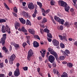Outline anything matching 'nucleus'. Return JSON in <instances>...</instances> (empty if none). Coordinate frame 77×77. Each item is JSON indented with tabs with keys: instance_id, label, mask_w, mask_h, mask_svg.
<instances>
[{
	"instance_id": "57",
	"label": "nucleus",
	"mask_w": 77,
	"mask_h": 77,
	"mask_svg": "<svg viewBox=\"0 0 77 77\" xmlns=\"http://www.w3.org/2000/svg\"><path fill=\"white\" fill-rule=\"evenodd\" d=\"M47 39L49 42H51L52 40H51V39L50 38H47Z\"/></svg>"
},
{
	"instance_id": "45",
	"label": "nucleus",
	"mask_w": 77,
	"mask_h": 77,
	"mask_svg": "<svg viewBox=\"0 0 77 77\" xmlns=\"http://www.w3.org/2000/svg\"><path fill=\"white\" fill-rule=\"evenodd\" d=\"M65 26H67L68 27H69V25L70 24H69V23L68 22H66V23L65 24Z\"/></svg>"
},
{
	"instance_id": "64",
	"label": "nucleus",
	"mask_w": 77,
	"mask_h": 77,
	"mask_svg": "<svg viewBox=\"0 0 77 77\" xmlns=\"http://www.w3.org/2000/svg\"><path fill=\"white\" fill-rule=\"evenodd\" d=\"M74 45L77 46V41H76L74 42Z\"/></svg>"
},
{
	"instance_id": "37",
	"label": "nucleus",
	"mask_w": 77,
	"mask_h": 77,
	"mask_svg": "<svg viewBox=\"0 0 77 77\" xmlns=\"http://www.w3.org/2000/svg\"><path fill=\"white\" fill-rule=\"evenodd\" d=\"M51 5H54V1L52 0L50 2Z\"/></svg>"
},
{
	"instance_id": "53",
	"label": "nucleus",
	"mask_w": 77,
	"mask_h": 77,
	"mask_svg": "<svg viewBox=\"0 0 77 77\" xmlns=\"http://www.w3.org/2000/svg\"><path fill=\"white\" fill-rule=\"evenodd\" d=\"M53 71H54V74H56V72L57 71V69H53Z\"/></svg>"
},
{
	"instance_id": "9",
	"label": "nucleus",
	"mask_w": 77,
	"mask_h": 77,
	"mask_svg": "<svg viewBox=\"0 0 77 77\" xmlns=\"http://www.w3.org/2000/svg\"><path fill=\"white\" fill-rule=\"evenodd\" d=\"M28 5V6L29 8V9H33L34 8V5H33V4L32 2L29 3L28 2L27 3Z\"/></svg>"
},
{
	"instance_id": "40",
	"label": "nucleus",
	"mask_w": 77,
	"mask_h": 77,
	"mask_svg": "<svg viewBox=\"0 0 77 77\" xmlns=\"http://www.w3.org/2000/svg\"><path fill=\"white\" fill-rule=\"evenodd\" d=\"M40 32L42 35L44 33V29H40Z\"/></svg>"
},
{
	"instance_id": "22",
	"label": "nucleus",
	"mask_w": 77,
	"mask_h": 77,
	"mask_svg": "<svg viewBox=\"0 0 77 77\" xmlns=\"http://www.w3.org/2000/svg\"><path fill=\"white\" fill-rule=\"evenodd\" d=\"M46 22H47V18H44L43 19L42 23V24H44V23H45Z\"/></svg>"
},
{
	"instance_id": "23",
	"label": "nucleus",
	"mask_w": 77,
	"mask_h": 77,
	"mask_svg": "<svg viewBox=\"0 0 77 77\" xmlns=\"http://www.w3.org/2000/svg\"><path fill=\"white\" fill-rule=\"evenodd\" d=\"M26 24L27 26H28V25H29V26H31V23H30V22L29 21V20H26Z\"/></svg>"
},
{
	"instance_id": "17",
	"label": "nucleus",
	"mask_w": 77,
	"mask_h": 77,
	"mask_svg": "<svg viewBox=\"0 0 77 77\" xmlns=\"http://www.w3.org/2000/svg\"><path fill=\"white\" fill-rule=\"evenodd\" d=\"M63 37L64 39V40H65L66 41H67V39L66 38L67 35H66V33H63Z\"/></svg>"
},
{
	"instance_id": "35",
	"label": "nucleus",
	"mask_w": 77,
	"mask_h": 77,
	"mask_svg": "<svg viewBox=\"0 0 77 77\" xmlns=\"http://www.w3.org/2000/svg\"><path fill=\"white\" fill-rule=\"evenodd\" d=\"M4 5L5 8H6V9H8V10H9V7H8V6L5 3H4Z\"/></svg>"
},
{
	"instance_id": "54",
	"label": "nucleus",
	"mask_w": 77,
	"mask_h": 77,
	"mask_svg": "<svg viewBox=\"0 0 77 77\" xmlns=\"http://www.w3.org/2000/svg\"><path fill=\"white\" fill-rule=\"evenodd\" d=\"M52 66L54 68H55V67H56V63H53Z\"/></svg>"
},
{
	"instance_id": "6",
	"label": "nucleus",
	"mask_w": 77,
	"mask_h": 77,
	"mask_svg": "<svg viewBox=\"0 0 77 77\" xmlns=\"http://www.w3.org/2000/svg\"><path fill=\"white\" fill-rule=\"evenodd\" d=\"M16 57L15 54H13L12 55L10 58H9V62L10 64L11 65L13 64V61L14 60Z\"/></svg>"
},
{
	"instance_id": "19",
	"label": "nucleus",
	"mask_w": 77,
	"mask_h": 77,
	"mask_svg": "<svg viewBox=\"0 0 77 77\" xmlns=\"http://www.w3.org/2000/svg\"><path fill=\"white\" fill-rule=\"evenodd\" d=\"M54 18L55 20H56L58 22H60V18H59V17H57V16H55L54 17Z\"/></svg>"
},
{
	"instance_id": "47",
	"label": "nucleus",
	"mask_w": 77,
	"mask_h": 77,
	"mask_svg": "<svg viewBox=\"0 0 77 77\" xmlns=\"http://www.w3.org/2000/svg\"><path fill=\"white\" fill-rule=\"evenodd\" d=\"M50 9L47 10V11H45V14H48V13L50 12Z\"/></svg>"
},
{
	"instance_id": "59",
	"label": "nucleus",
	"mask_w": 77,
	"mask_h": 77,
	"mask_svg": "<svg viewBox=\"0 0 77 77\" xmlns=\"http://www.w3.org/2000/svg\"><path fill=\"white\" fill-rule=\"evenodd\" d=\"M37 18L38 20H40L41 19V18H42V17H37Z\"/></svg>"
},
{
	"instance_id": "10",
	"label": "nucleus",
	"mask_w": 77,
	"mask_h": 77,
	"mask_svg": "<svg viewBox=\"0 0 77 77\" xmlns=\"http://www.w3.org/2000/svg\"><path fill=\"white\" fill-rule=\"evenodd\" d=\"M58 3L60 6L64 7V6L66 5V3L62 0H60L58 2Z\"/></svg>"
},
{
	"instance_id": "52",
	"label": "nucleus",
	"mask_w": 77,
	"mask_h": 77,
	"mask_svg": "<svg viewBox=\"0 0 77 77\" xmlns=\"http://www.w3.org/2000/svg\"><path fill=\"white\" fill-rule=\"evenodd\" d=\"M3 63H2L0 64V68H3Z\"/></svg>"
},
{
	"instance_id": "25",
	"label": "nucleus",
	"mask_w": 77,
	"mask_h": 77,
	"mask_svg": "<svg viewBox=\"0 0 77 77\" xmlns=\"http://www.w3.org/2000/svg\"><path fill=\"white\" fill-rule=\"evenodd\" d=\"M67 66L69 68H72V64L71 63H67Z\"/></svg>"
},
{
	"instance_id": "18",
	"label": "nucleus",
	"mask_w": 77,
	"mask_h": 77,
	"mask_svg": "<svg viewBox=\"0 0 77 77\" xmlns=\"http://www.w3.org/2000/svg\"><path fill=\"white\" fill-rule=\"evenodd\" d=\"M20 21L23 24H24L26 23V20L23 19V18L20 19Z\"/></svg>"
},
{
	"instance_id": "51",
	"label": "nucleus",
	"mask_w": 77,
	"mask_h": 77,
	"mask_svg": "<svg viewBox=\"0 0 77 77\" xmlns=\"http://www.w3.org/2000/svg\"><path fill=\"white\" fill-rule=\"evenodd\" d=\"M8 75L10 77H11L12 75V72H10L9 73Z\"/></svg>"
},
{
	"instance_id": "21",
	"label": "nucleus",
	"mask_w": 77,
	"mask_h": 77,
	"mask_svg": "<svg viewBox=\"0 0 77 77\" xmlns=\"http://www.w3.org/2000/svg\"><path fill=\"white\" fill-rule=\"evenodd\" d=\"M20 31H22V32H27V31L25 29L24 26H22V28L20 29Z\"/></svg>"
},
{
	"instance_id": "41",
	"label": "nucleus",
	"mask_w": 77,
	"mask_h": 77,
	"mask_svg": "<svg viewBox=\"0 0 77 77\" xmlns=\"http://www.w3.org/2000/svg\"><path fill=\"white\" fill-rule=\"evenodd\" d=\"M35 38H37V39H38L40 40V38H39V37L38 36V35H35Z\"/></svg>"
},
{
	"instance_id": "7",
	"label": "nucleus",
	"mask_w": 77,
	"mask_h": 77,
	"mask_svg": "<svg viewBox=\"0 0 77 77\" xmlns=\"http://www.w3.org/2000/svg\"><path fill=\"white\" fill-rule=\"evenodd\" d=\"M16 57L15 54H13L12 55L10 58H9V62L10 64L11 65L13 64V61L14 60Z\"/></svg>"
},
{
	"instance_id": "31",
	"label": "nucleus",
	"mask_w": 77,
	"mask_h": 77,
	"mask_svg": "<svg viewBox=\"0 0 77 77\" xmlns=\"http://www.w3.org/2000/svg\"><path fill=\"white\" fill-rule=\"evenodd\" d=\"M64 21L63 20L60 19V22H59V23H61V24L63 25V23H64Z\"/></svg>"
},
{
	"instance_id": "62",
	"label": "nucleus",
	"mask_w": 77,
	"mask_h": 77,
	"mask_svg": "<svg viewBox=\"0 0 77 77\" xmlns=\"http://www.w3.org/2000/svg\"><path fill=\"white\" fill-rule=\"evenodd\" d=\"M74 11V10L73 8H72L70 9V11H71L72 12Z\"/></svg>"
},
{
	"instance_id": "12",
	"label": "nucleus",
	"mask_w": 77,
	"mask_h": 77,
	"mask_svg": "<svg viewBox=\"0 0 77 77\" xmlns=\"http://www.w3.org/2000/svg\"><path fill=\"white\" fill-rule=\"evenodd\" d=\"M42 51H40V53H41V55L42 57L44 58L45 56V53H46V50L44 49L42 50ZM42 51L43 52H42Z\"/></svg>"
},
{
	"instance_id": "13",
	"label": "nucleus",
	"mask_w": 77,
	"mask_h": 77,
	"mask_svg": "<svg viewBox=\"0 0 77 77\" xmlns=\"http://www.w3.org/2000/svg\"><path fill=\"white\" fill-rule=\"evenodd\" d=\"M64 6L65 7V10L66 12H68V11L70 9V7L68 6V5H67V4L66 3V5H65Z\"/></svg>"
},
{
	"instance_id": "34",
	"label": "nucleus",
	"mask_w": 77,
	"mask_h": 77,
	"mask_svg": "<svg viewBox=\"0 0 77 77\" xmlns=\"http://www.w3.org/2000/svg\"><path fill=\"white\" fill-rule=\"evenodd\" d=\"M27 13L25 12V11H23L22 13V15H23V16H26V14H27Z\"/></svg>"
},
{
	"instance_id": "24",
	"label": "nucleus",
	"mask_w": 77,
	"mask_h": 77,
	"mask_svg": "<svg viewBox=\"0 0 77 77\" xmlns=\"http://www.w3.org/2000/svg\"><path fill=\"white\" fill-rule=\"evenodd\" d=\"M59 27V26H58L57 27V29L58 30H63V26H60Z\"/></svg>"
},
{
	"instance_id": "42",
	"label": "nucleus",
	"mask_w": 77,
	"mask_h": 77,
	"mask_svg": "<svg viewBox=\"0 0 77 77\" xmlns=\"http://www.w3.org/2000/svg\"><path fill=\"white\" fill-rule=\"evenodd\" d=\"M6 21L5 19H1V23H5L6 22Z\"/></svg>"
},
{
	"instance_id": "27",
	"label": "nucleus",
	"mask_w": 77,
	"mask_h": 77,
	"mask_svg": "<svg viewBox=\"0 0 77 77\" xmlns=\"http://www.w3.org/2000/svg\"><path fill=\"white\" fill-rule=\"evenodd\" d=\"M60 45L62 48H65V45L63 44V43H60Z\"/></svg>"
},
{
	"instance_id": "26",
	"label": "nucleus",
	"mask_w": 77,
	"mask_h": 77,
	"mask_svg": "<svg viewBox=\"0 0 77 77\" xmlns=\"http://www.w3.org/2000/svg\"><path fill=\"white\" fill-rule=\"evenodd\" d=\"M37 4L40 7V8H42V3L40 2H37Z\"/></svg>"
},
{
	"instance_id": "28",
	"label": "nucleus",
	"mask_w": 77,
	"mask_h": 77,
	"mask_svg": "<svg viewBox=\"0 0 77 77\" xmlns=\"http://www.w3.org/2000/svg\"><path fill=\"white\" fill-rule=\"evenodd\" d=\"M61 51L62 53H63V55H65V56H68V55L66 53V52L65 51H63V50H61Z\"/></svg>"
},
{
	"instance_id": "2",
	"label": "nucleus",
	"mask_w": 77,
	"mask_h": 77,
	"mask_svg": "<svg viewBox=\"0 0 77 77\" xmlns=\"http://www.w3.org/2000/svg\"><path fill=\"white\" fill-rule=\"evenodd\" d=\"M48 51L49 52H50L51 54H52L55 57L56 59H58V56H57V54L56 52L54 51V50L52 48H48Z\"/></svg>"
},
{
	"instance_id": "4",
	"label": "nucleus",
	"mask_w": 77,
	"mask_h": 77,
	"mask_svg": "<svg viewBox=\"0 0 77 77\" xmlns=\"http://www.w3.org/2000/svg\"><path fill=\"white\" fill-rule=\"evenodd\" d=\"M33 52L31 49L28 51L27 57V59L28 60L30 61L31 60V57L33 55Z\"/></svg>"
},
{
	"instance_id": "14",
	"label": "nucleus",
	"mask_w": 77,
	"mask_h": 77,
	"mask_svg": "<svg viewBox=\"0 0 77 77\" xmlns=\"http://www.w3.org/2000/svg\"><path fill=\"white\" fill-rule=\"evenodd\" d=\"M28 31L29 33H30L32 35H34L35 33V31L33 29H29Z\"/></svg>"
},
{
	"instance_id": "15",
	"label": "nucleus",
	"mask_w": 77,
	"mask_h": 77,
	"mask_svg": "<svg viewBox=\"0 0 77 77\" xmlns=\"http://www.w3.org/2000/svg\"><path fill=\"white\" fill-rule=\"evenodd\" d=\"M19 26H20V23H18L16 22L14 23V26L16 30H17L19 27Z\"/></svg>"
},
{
	"instance_id": "46",
	"label": "nucleus",
	"mask_w": 77,
	"mask_h": 77,
	"mask_svg": "<svg viewBox=\"0 0 77 77\" xmlns=\"http://www.w3.org/2000/svg\"><path fill=\"white\" fill-rule=\"evenodd\" d=\"M51 20H52V21H53V23H54V24H56V23L54 21V19H53V17H51Z\"/></svg>"
},
{
	"instance_id": "30",
	"label": "nucleus",
	"mask_w": 77,
	"mask_h": 77,
	"mask_svg": "<svg viewBox=\"0 0 77 77\" xmlns=\"http://www.w3.org/2000/svg\"><path fill=\"white\" fill-rule=\"evenodd\" d=\"M58 36L60 40H64V39L63 38V36L61 35H58Z\"/></svg>"
},
{
	"instance_id": "60",
	"label": "nucleus",
	"mask_w": 77,
	"mask_h": 77,
	"mask_svg": "<svg viewBox=\"0 0 77 77\" xmlns=\"http://www.w3.org/2000/svg\"><path fill=\"white\" fill-rule=\"evenodd\" d=\"M74 25L76 28H77V22H76L74 23Z\"/></svg>"
},
{
	"instance_id": "61",
	"label": "nucleus",
	"mask_w": 77,
	"mask_h": 77,
	"mask_svg": "<svg viewBox=\"0 0 77 77\" xmlns=\"http://www.w3.org/2000/svg\"><path fill=\"white\" fill-rule=\"evenodd\" d=\"M13 14L14 16H15V17L17 16V14H15V13H13Z\"/></svg>"
},
{
	"instance_id": "38",
	"label": "nucleus",
	"mask_w": 77,
	"mask_h": 77,
	"mask_svg": "<svg viewBox=\"0 0 77 77\" xmlns=\"http://www.w3.org/2000/svg\"><path fill=\"white\" fill-rule=\"evenodd\" d=\"M45 32H47V33H49L50 31L48 29L46 28L44 29Z\"/></svg>"
},
{
	"instance_id": "48",
	"label": "nucleus",
	"mask_w": 77,
	"mask_h": 77,
	"mask_svg": "<svg viewBox=\"0 0 77 77\" xmlns=\"http://www.w3.org/2000/svg\"><path fill=\"white\" fill-rule=\"evenodd\" d=\"M27 45V44L26 43V42H24L23 45V47L24 48L25 47V46H26V45Z\"/></svg>"
},
{
	"instance_id": "29",
	"label": "nucleus",
	"mask_w": 77,
	"mask_h": 77,
	"mask_svg": "<svg viewBox=\"0 0 77 77\" xmlns=\"http://www.w3.org/2000/svg\"><path fill=\"white\" fill-rule=\"evenodd\" d=\"M61 77H68V75L66 73H64L62 75Z\"/></svg>"
},
{
	"instance_id": "63",
	"label": "nucleus",
	"mask_w": 77,
	"mask_h": 77,
	"mask_svg": "<svg viewBox=\"0 0 77 77\" xmlns=\"http://www.w3.org/2000/svg\"><path fill=\"white\" fill-rule=\"evenodd\" d=\"M30 36H26V38L27 39V40H29L30 39Z\"/></svg>"
},
{
	"instance_id": "32",
	"label": "nucleus",
	"mask_w": 77,
	"mask_h": 77,
	"mask_svg": "<svg viewBox=\"0 0 77 77\" xmlns=\"http://www.w3.org/2000/svg\"><path fill=\"white\" fill-rule=\"evenodd\" d=\"M47 36L48 37L50 38H52V35L50 33H48L47 34Z\"/></svg>"
},
{
	"instance_id": "56",
	"label": "nucleus",
	"mask_w": 77,
	"mask_h": 77,
	"mask_svg": "<svg viewBox=\"0 0 77 77\" xmlns=\"http://www.w3.org/2000/svg\"><path fill=\"white\" fill-rule=\"evenodd\" d=\"M5 74H0V77H4Z\"/></svg>"
},
{
	"instance_id": "36",
	"label": "nucleus",
	"mask_w": 77,
	"mask_h": 77,
	"mask_svg": "<svg viewBox=\"0 0 77 77\" xmlns=\"http://www.w3.org/2000/svg\"><path fill=\"white\" fill-rule=\"evenodd\" d=\"M2 49L3 50H4V51H5V52H7L8 51V49L6 48L5 47H4L2 48Z\"/></svg>"
},
{
	"instance_id": "33",
	"label": "nucleus",
	"mask_w": 77,
	"mask_h": 77,
	"mask_svg": "<svg viewBox=\"0 0 77 77\" xmlns=\"http://www.w3.org/2000/svg\"><path fill=\"white\" fill-rule=\"evenodd\" d=\"M14 11L15 12H17L18 11V10L17 9V8H16V7H14Z\"/></svg>"
},
{
	"instance_id": "50",
	"label": "nucleus",
	"mask_w": 77,
	"mask_h": 77,
	"mask_svg": "<svg viewBox=\"0 0 77 77\" xmlns=\"http://www.w3.org/2000/svg\"><path fill=\"white\" fill-rule=\"evenodd\" d=\"M26 16L27 17H28V18H30V16L29 15V13H27Z\"/></svg>"
},
{
	"instance_id": "16",
	"label": "nucleus",
	"mask_w": 77,
	"mask_h": 77,
	"mask_svg": "<svg viewBox=\"0 0 77 77\" xmlns=\"http://www.w3.org/2000/svg\"><path fill=\"white\" fill-rule=\"evenodd\" d=\"M33 46L34 47L37 48L39 47V44L37 42L35 41L33 43Z\"/></svg>"
},
{
	"instance_id": "8",
	"label": "nucleus",
	"mask_w": 77,
	"mask_h": 77,
	"mask_svg": "<svg viewBox=\"0 0 77 77\" xmlns=\"http://www.w3.org/2000/svg\"><path fill=\"white\" fill-rule=\"evenodd\" d=\"M54 60H55V58L54 56L52 55H50L49 57V61L51 62V63H53L54 62Z\"/></svg>"
},
{
	"instance_id": "58",
	"label": "nucleus",
	"mask_w": 77,
	"mask_h": 77,
	"mask_svg": "<svg viewBox=\"0 0 77 77\" xmlns=\"http://www.w3.org/2000/svg\"><path fill=\"white\" fill-rule=\"evenodd\" d=\"M37 71L38 72H39V71H40V68L39 67H38L37 68Z\"/></svg>"
},
{
	"instance_id": "55",
	"label": "nucleus",
	"mask_w": 77,
	"mask_h": 77,
	"mask_svg": "<svg viewBox=\"0 0 77 77\" xmlns=\"http://www.w3.org/2000/svg\"><path fill=\"white\" fill-rule=\"evenodd\" d=\"M22 3L23 6H26V2H23Z\"/></svg>"
},
{
	"instance_id": "3",
	"label": "nucleus",
	"mask_w": 77,
	"mask_h": 77,
	"mask_svg": "<svg viewBox=\"0 0 77 77\" xmlns=\"http://www.w3.org/2000/svg\"><path fill=\"white\" fill-rule=\"evenodd\" d=\"M17 68L16 69L14 72V75L15 77H18L20 74V70L19 69V66H20V64L17 63L16 64Z\"/></svg>"
},
{
	"instance_id": "39",
	"label": "nucleus",
	"mask_w": 77,
	"mask_h": 77,
	"mask_svg": "<svg viewBox=\"0 0 77 77\" xmlns=\"http://www.w3.org/2000/svg\"><path fill=\"white\" fill-rule=\"evenodd\" d=\"M23 69L24 71H27L28 69V67L25 66L23 67Z\"/></svg>"
},
{
	"instance_id": "49",
	"label": "nucleus",
	"mask_w": 77,
	"mask_h": 77,
	"mask_svg": "<svg viewBox=\"0 0 77 77\" xmlns=\"http://www.w3.org/2000/svg\"><path fill=\"white\" fill-rule=\"evenodd\" d=\"M26 16L27 17H28V18H30V16L29 15V13H27Z\"/></svg>"
},
{
	"instance_id": "5",
	"label": "nucleus",
	"mask_w": 77,
	"mask_h": 77,
	"mask_svg": "<svg viewBox=\"0 0 77 77\" xmlns=\"http://www.w3.org/2000/svg\"><path fill=\"white\" fill-rule=\"evenodd\" d=\"M6 38V34H5L3 35L2 38H1V41L0 40V43H2L3 46L5 45V41Z\"/></svg>"
},
{
	"instance_id": "43",
	"label": "nucleus",
	"mask_w": 77,
	"mask_h": 77,
	"mask_svg": "<svg viewBox=\"0 0 77 77\" xmlns=\"http://www.w3.org/2000/svg\"><path fill=\"white\" fill-rule=\"evenodd\" d=\"M65 51L66 53H67V54H70V52H69V51L67 49L65 50Z\"/></svg>"
},
{
	"instance_id": "11",
	"label": "nucleus",
	"mask_w": 77,
	"mask_h": 77,
	"mask_svg": "<svg viewBox=\"0 0 77 77\" xmlns=\"http://www.w3.org/2000/svg\"><path fill=\"white\" fill-rule=\"evenodd\" d=\"M52 42L54 46H57L59 45V41L56 39L53 40Z\"/></svg>"
},
{
	"instance_id": "20",
	"label": "nucleus",
	"mask_w": 77,
	"mask_h": 77,
	"mask_svg": "<svg viewBox=\"0 0 77 77\" xmlns=\"http://www.w3.org/2000/svg\"><path fill=\"white\" fill-rule=\"evenodd\" d=\"M66 57V56H62L60 57H59V59L60 60H64L65 59V57Z\"/></svg>"
},
{
	"instance_id": "1",
	"label": "nucleus",
	"mask_w": 77,
	"mask_h": 77,
	"mask_svg": "<svg viewBox=\"0 0 77 77\" xmlns=\"http://www.w3.org/2000/svg\"><path fill=\"white\" fill-rule=\"evenodd\" d=\"M2 31L3 33H6V31L9 34H10L11 33V28H9V26L8 25H6V27L3 25L2 26Z\"/></svg>"
},
{
	"instance_id": "44",
	"label": "nucleus",
	"mask_w": 77,
	"mask_h": 77,
	"mask_svg": "<svg viewBox=\"0 0 77 77\" xmlns=\"http://www.w3.org/2000/svg\"><path fill=\"white\" fill-rule=\"evenodd\" d=\"M14 46L16 48H18L19 47V45H18L17 44L15 43V44H14Z\"/></svg>"
}]
</instances>
